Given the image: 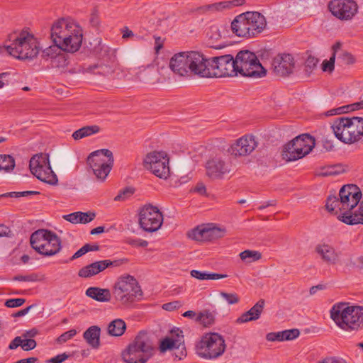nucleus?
I'll use <instances>...</instances> for the list:
<instances>
[{"mask_svg":"<svg viewBox=\"0 0 363 363\" xmlns=\"http://www.w3.org/2000/svg\"><path fill=\"white\" fill-rule=\"evenodd\" d=\"M130 244L133 245V246H136V247H147L148 245V242L147 240H145L139 239V240H132L130 242Z\"/></svg>","mask_w":363,"mask_h":363,"instance_id":"60","label":"nucleus"},{"mask_svg":"<svg viewBox=\"0 0 363 363\" xmlns=\"http://www.w3.org/2000/svg\"><path fill=\"white\" fill-rule=\"evenodd\" d=\"M210 72L211 78L237 76L235 58L231 55L211 57Z\"/></svg>","mask_w":363,"mask_h":363,"instance_id":"19","label":"nucleus"},{"mask_svg":"<svg viewBox=\"0 0 363 363\" xmlns=\"http://www.w3.org/2000/svg\"><path fill=\"white\" fill-rule=\"evenodd\" d=\"M328 8L332 14L341 20H350L357 13L358 6L353 0H332Z\"/></svg>","mask_w":363,"mask_h":363,"instance_id":"21","label":"nucleus"},{"mask_svg":"<svg viewBox=\"0 0 363 363\" xmlns=\"http://www.w3.org/2000/svg\"><path fill=\"white\" fill-rule=\"evenodd\" d=\"M169 158L164 151H152L143 160V166L156 177L167 179L170 174Z\"/></svg>","mask_w":363,"mask_h":363,"instance_id":"16","label":"nucleus"},{"mask_svg":"<svg viewBox=\"0 0 363 363\" xmlns=\"http://www.w3.org/2000/svg\"><path fill=\"white\" fill-rule=\"evenodd\" d=\"M76 334L77 330L75 329H71L60 335L57 338L56 341L58 344H63L69 340L72 339L74 336L76 335Z\"/></svg>","mask_w":363,"mask_h":363,"instance_id":"44","label":"nucleus"},{"mask_svg":"<svg viewBox=\"0 0 363 363\" xmlns=\"http://www.w3.org/2000/svg\"><path fill=\"white\" fill-rule=\"evenodd\" d=\"M257 146L255 138L245 135L235 140L228 148V152L235 157H243L252 153Z\"/></svg>","mask_w":363,"mask_h":363,"instance_id":"22","label":"nucleus"},{"mask_svg":"<svg viewBox=\"0 0 363 363\" xmlns=\"http://www.w3.org/2000/svg\"><path fill=\"white\" fill-rule=\"evenodd\" d=\"M125 328L126 325L123 320L116 319L109 323L108 332L112 336H121L124 333Z\"/></svg>","mask_w":363,"mask_h":363,"instance_id":"35","label":"nucleus"},{"mask_svg":"<svg viewBox=\"0 0 363 363\" xmlns=\"http://www.w3.org/2000/svg\"><path fill=\"white\" fill-rule=\"evenodd\" d=\"M315 140L308 134H303L286 143L282 150L283 159L287 162L303 158L313 148Z\"/></svg>","mask_w":363,"mask_h":363,"instance_id":"14","label":"nucleus"},{"mask_svg":"<svg viewBox=\"0 0 363 363\" xmlns=\"http://www.w3.org/2000/svg\"><path fill=\"white\" fill-rule=\"evenodd\" d=\"M340 47H341L340 43H336L333 46V53L332 56L330 57V60L328 61L325 60L323 62V70L324 72L328 71V72H331L332 71H333V69L335 68L334 64H335V55H336L337 50L340 49Z\"/></svg>","mask_w":363,"mask_h":363,"instance_id":"40","label":"nucleus"},{"mask_svg":"<svg viewBox=\"0 0 363 363\" xmlns=\"http://www.w3.org/2000/svg\"><path fill=\"white\" fill-rule=\"evenodd\" d=\"M42 57L46 61H50L52 68L58 69L61 72L67 71L69 65V57L63 52L60 48L51 45L43 50Z\"/></svg>","mask_w":363,"mask_h":363,"instance_id":"20","label":"nucleus"},{"mask_svg":"<svg viewBox=\"0 0 363 363\" xmlns=\"http://www.w3.org/2000/svg\"><path fill=\"white\" fill-rule=\"evenodd\" d=\"M264 303V300L260 299L249 311L242 313L236 320V323L241 324L259 319L263 311Z\"/></svg>","mask_w":363,"mask_h":363,"instance_id":"27","label":"nucleus"},{"mask_svg":"<svg viewBox=\"0 0 363 363\" xmlns=\"http://www.w3.org/2000/svg\"><path fill=\"white\" fill-rule=\"evenodd\" d=\"M31 173L39 180L55 185L57 183V177L52 171L49 160V155L39 153L33 155L29 162Z\"/></svg>","mask_w":363,"mask_h":363,"instance_id":"15","label":"nucleus"},{"mask_svg":"<svg viewBox=\"0 0 363 363\" xmlns=\"http://www.w3.org/2000/svg\"><path fill=\"white\" fill-rule=\"evenodd\" d=\"M122 38L124 39L134 36L133 31L130 30L128 27H124L122 29Z\"/></svg>","mask_w":363,"mask_h":363,"instance_id":"64","label":"nucleus"},{"mask_svg":"<svg viewBox=\"0 0 363 363\" xmlns=\"http://www.w3.org/2000/svg\"><path fill=\"white\" fill-rule=\"evenodd\" d=\"M206 174L211 180H221L232 170L227 155L221 151L210 157L206 162Z\"/></svg>","mask_w":363,"mask_h":363,"instance_id":"17","label":"nucleus"},{"mask_svg":"<svg viewBox=\"0 0 363 363\" xmlns=\"http://www.w3.org/2000/svg\"><path fill=\"white\" fill-rule=\"evenodd\" d=\"M283 339L285 340H293L298 337L300 332L298 329L285 330L282 331Z\"/></svg>","mask_w":363,"mask_h":363,"instance_id":"45","label":"nucleus"},{"mask_svg":"<svg viewBox=\"0 0 363 363\" xmlns=\"http://www.w3.org/2000/svg\"><path fill=\"white\" fill-rule=\"evenodd\" d=\"M335 136L345 144H353L363 136V118L340 117L331 125Z\"/></svg>","mask_w":363,"mask_h":363,"instance_id":"7","label":"nucleus"},{"mask_svg":"<svg viewBox=\"0 0 363 363\" xmlns=\"http://www.w3.org/2000/svg\"><path fill=\"white\" fill-rule=\"evenodd\" d=\"M33 308V306H28L27 308H24V309H22L19 311H18L17 313L13 314V317H21V316H23L25 315H26L28 311Z\"/></svg>","mask_w":363,"mask_h":363,"instance_id":"63","label":"nucleus"},{"mask_svg":"<svg viewBox=\"0 0 363 363\" xmlns=\"http://www.w3.org/2000/svg\"><path fill=\"white\" fill-rule=\"evenodd\" d=\"M38 334V331L36 329L33 328L30 330L26 331L22 335V337L24 339H33Z\"/></svg>","mask_w":363,"mask_h":363,"instance_id":"57","label":"nucleus"},{"mask_svg":"<svg viewBox=\"0 0 363 363\" xmlns=\"http://www.w3.org/2000/svg\"><path fill=\"white\" fill-rule=\"evenodd\" d=\"M226 350L224 337L217 333H209L202 336L196 345V353L201 359L214 360L221 357Z\"/></svg>","mask_w":363,"mask_h":363,"instance_id":"10","label":"nucleus"},{"mask_svg":"<svg viewBox=\"0 0 363 363\" xmlns=\"http://www.w3.org/2000/svg\"><path fill=\"white\" fill-rule=\"evenodd\" d=\"M96 217L94 212H82L77 211L69 214L63 215L62 218L67 221L73 224L83 223L86 224L92 221Z\"/></svg>","mask_w":363,"mask_h":363,"instance_id":"28","label":"nucleus"},{"mask_svg":"<svg viewBox=\"0 0 363 363\" xmlns=\"http://www.w3.org/2000/svg\"><path fill=\"white\" fill-rule=\"evenodd\" d=\"M352 216L345 217V223L347 225H353L357 224H363V201L360 203L358 207V213Z\"/></svg>","mask_w":363,"mask_h":363,"instance_id":"41","label":"nucleus"},{"mask_svg":"<svg viewBox=\"0 0 363 363\" xmlns=\"http://www.w3.org/2000/svg\"><path fill=\"white\" fill-rule=\"evenodd\" d=\"M126 262L123 259L109 260L104 259L94 262L79 270L78 275L80 277L89 278L99 274L109 267H117Z\"/></svg>","mask_w":363,"mask_h":363,"instance_id":"23","label":"nucleus"},{"mask_svg":"<svg viewBox=\"0 0 363 363\" xmlns=\"http://www.w3.org/2000/svg\"><path fill=\"white\" fill-rule=\"evenodd\" d=\"M330 318L336 325L346 332L363 329V306L347 302L334 304L330 310Z\"/></svg>","mask_w":363,"mask_h":363,"instance_id":"5","label":"nucleus"},{"mask_svg":"<svg viewBox=\"0 0 363 363\" xmlns=\"http://www.w3.org/2000/svg\"><path fill=\"white\" fill-rule=\"evenodd\" d=\"M210 65L211 58L196 50L176 53L169 61L171 70L181 77L211 78Z\"/></svg>","mask_w":363,"mask_h":363,"instance_id":"1","label":"nucleus"},{"mask_svg":"<svg viewBox=\"0 0 363 363\" xmlns=\"http://www.w3.org/2000/svg\"><path fill=\"white\" fill-rule=\"evenodd\" d=\"M196 321L208 327L214 323L215 315L208 310H204L198 313Z\"/></svg>","mask_w":363,"mask_h":363,"instance_id":"38","label":"nucleus"},{"mask_svg":"<svg viewBox=\"0 0 363 363\" xmlns=\"http://www.w3.org/2000/svg\"><path fill=\"white\" fill-rule=\"evenodd\" d=\"M349 109H350V106H342V107H339L337 108H333V109H331L330 111H328L325 113V115L326 116H331L338 115V114H341L342 113H345V112L349 111Z\"/></svg>","mask_w":363,"mask_h":363,"instance_id":"51","label":"nucleus"},{"mask_svg":"<svg viewBox=\"0 0 363 363\" xmlns=\"http://www.w3.org/2000/svg\"><path fill=\"white\" fill-rule=\"evenodd\" d=\"M194 191L201 195H204L206 193V189L203 183H199L194 189Z\"/></svg>","mask_w":363,"mask_h":363,"instance_id":"59","label":"nucleus"},{"mask_svg":"<svg viewBox=\"0 0 363 363\" xmlns=\"http://www.w3.org/2000/svg\"><path fill=\"white\" fill-rule=\"evenodd\" d=\"M315 252L323 262L328 264H335L340 260V252L331 245L319 243L315 247Z\"/></svg>","mask_w":363,"mask_h":363,"instance_id":"26","label":"nucleus"},{"mask_svg":"<svg viewBox=\"0 0 363 363\" xmlns=\"http://www.w3.org/2000/svg\"><path fill=\"white\" fill-rule=\"evenodd\" d=\"M40 194L39 191H19V192H9L6 193L5 194H3L1 196H9V197H14V198H19L21 196H28L32 195H38Z\"/></svg>","mask_w":363,"mask_h":363,"instance_id":"43","label":"nucleus"},{"mask_svg":"<svg viewBox=\"0 0 363 363\" xmlns=\"http://www.w3.org/2000/svg\"><path fill=\"white\" fill-rule=\"evenodd\" d=\"M274 72L279 76L285 77L291 74L295 67L294 59L290 54L279 55L272 62Z\"/></svg>","mask_w":363,"mask_h":363,"instance_id":"25","label":"nucleus"},{"mask_svg":"<svg viewBox=\"0 0 363 363\" xmlns=\"http://www.w3.org/2000/svg\"><path fill=\"white\" fill-rule=\"evenodd\" d=\"M22 337H20V336H17L11 342V343L9 344V349L10 350H15L18 347L21 346V344L23 343L22 342Z\"/></svg>","mask_w":363,"mask_h":363,"instance_id":"55","label":"nucleus"},{"mask_svg":"<svg viewBox=\"0 0 363 363\" xmlns=\"http://www.w3.org/2000/svg\"><path fill=\"white\" fill-rule=\"evenodd\" d=\"M30 242L36 252L48 257L56 255L62 248L61 240L57 235L45 229L32 233Z\"/></svg>","mask_w":363,"mask_h":363,"instance_id":"11","label":"nucleus"},{"mask_svg":"<svg viewBox=\"0 0 363 363\" xmlns=\"http://www.w3.org/2000/svg\"><path fill=\"white\" fill-rule=\"evenodd\" d=\"M86 295L99 302H108L111 298V293L109 289L99 287L88 288Z\"/></svg>","mask_w":363,"mask_h":363,"instance_id":"30","label":"nucleus"},{"mask_svg":"<svg viewBox=\"0 0 363 363\" xmlns=\"http://www.w3.org/2000/svg\"><path fill=\"white\" fill-rule=\"evenodd\" d=\"M179 340H172L170 337H165L160 341L159 350L161 353H164L167 350L173 349H179L182 345V337Z\"/></svg>","mask_w":363,"mask_h":363,"instance_id":"34","label":"nucleus"},{"mask_svg":"<svg viewBox=\"0 0 363 363\" xmlns=\"http://www.w3.org/2000/svg\"><path fill=\"white\" fill-rule=\"evenodd\" d=\"M11 233L10 229L4 225H0V238L8 237Z\"/></svg>","mask_w":363,"mask_h":363,"instance_id":"61","label":"nucleus"},{"mask_svg":"<svg viewBox=\"0 0 363 363\" xmlns=\"http://www.w3.org/2000/svg\"><path fill=\"white\" fill-rule=\"evenodd\" d=\"M240 259L247 264L258 261L262 258V254L259 251L246 250L239 255Z\"/></svg>","mask_w":363,"mask_h":363,"instance_id":"39","label":"nucleus"},{"mask_svg":"<svg viewBox=\"0 0 363 363\" xmlns=\"http://www.w3.org/2000/svg\"><path fill=\"white\" fill-rule=\"evenodd\" d=\"M164 40L160 37L155 36V50L158 52L163 47Z\"/></svg>","mask_w":363,"mask_h":363,"instance_id":"58","label":"nucleus"},{"mask_svg":"<svg viewBox=\"0 0 363 363\" xmlns=\"http://www.w3.org/2000/svg\"><path fill=\"white\" fill-rule=\"evenodd\" d=\"M25 301L24 298H11L5 302V306L8 308H16L22 306Z\"/></svg>","mask_w":363,"mask_h":363,"instance_id":"48","label":"nucleus"},{"mask_svg":"<svg viewBox=\"0 0 363 363\" xmlns=\"http://www.w3.org/2000/svg\"><path fill=\"white\" fill-rule=\"evenodd\" d=\"M267 26L265 17L257 11H247L235 17L231 22L232 32L238 37L255 38Z\"/></svg>","mask_w":363,"mask_h":363,"instance_id":"6","label":"nucleus"},{"mask_svg":"<svg viewBox=\"0 0 363 363\" xmlns=\"http://www.w3.org/2000/svg\"><path fill=\"white\" fill-rule=\"evenodd\" d=\"M139 225L146 232L158 230L163 223V215L157 207L145 205L139 212Z\"/></svg>","mask_w":363,"mask_h":363,"instance_id":"18","label":"nucleus"},{"mask_svg":"<svg viewBox=\"0 0 363 363\" xmlns=\"http://www.w3.org/2000/svg\"><path fill=\"white\" fill-rule=\"evenodd\" d=\"M171 333H172V337H170L172 340H179L180 339L179 337H182V345L181 346L180 348H182V350L183 349H185V347H184V335H183V331L182 330H180L179 328H174L171 330Z\"/></svg>","mask_w":363,"mask_h":363,"instance_id":"49","label":"nucleus"},{"mask_svg":"<svg viewBox=\"0 0 363 363\" xmlns=\"http://www.w3.org/2000/svg\"><path fill=\"white\" fill-rule=\"evenodd\" d=\"M177 306H178L177 302H170V303H167L163 304L162 308L166 311H172L174 308H176L177 307Z\"/></svg>","mask_w":363,"mask_h":363,"instance_id":"62","label":"nucleus"},{"mask_svg":"<svg viewBox=\"0 0 363 363\" xmlns=\"http://www.w3.org/2000/svg\"><path fill=\"white\" fill-rule=\"evenodd\" d=\"M4 45L6 52L18 60H33L40 52L38 39L28 29L15 30L9 34Z\"/></svg>","mask_w":363,"mask_h":363,"instance_id":"4","label":"nucleus"},{"mask_svg":"<svg viewBox=\"0 0 363 363\" xmlns=\"http://www.w3.org/2000/svg\"><path fill=\"white\" fill-rule=\"evenodd\" d=\"M134 193V191L132 188H125L122 191H121L116 197V201H121L124 200L127 197L130 196Z\"/></svg>","mask_w":363,"mask_h":363,"instance_id":"53","label":"nucleus"},{"mask_svg":"<svg viewBox=\"0 0 363 363\" xmlns=\"http://www.w3.org/2000/svg\"><path fill=\"white\" fill-rule=\"evenodd\" d=\"M14 280L21 281H36L38 280V275L31 274L27 276H17L14 277Z\"/></svg>","mask_w":363,"mask_h":363,"instance_id":"54","label":"nucleus"},{"mask_svg":"<svg viewBox=\"0 0 363 363\" xmlns=\"http://www.w3.org/2000/svg\"><path fill=\"white\" fill-rule=\"evenodd\" d=\"M95 50L99 54V57L104 59L105 61H115L116 56L114 51L108 45L99 43V46L95 48Z\"/></svg>","mask_w":363,"mask_h":363,"instance_id":"36","label":"nucleus"},{"mask_svg":"<svg viewBox=\"0 0 363 363\" xmlns=\"http://www.w3.org/2000/svg\"><path fill=\"white\" fill-rule=\"evenodd\" d=\"M106 62V64L98 62L97 64H95L92 66H89L88 68H86V71L93 72L95 74H108L113 71L114 61L110 62L107 60Z\"/></svg>","mask_w":363,"mask_h":363,"instance_id":"31","label":"nucleus"},{"mask_svg":"<svg viewBox=\"0 0 363 363\" xmlns=\"http://www.w3.org/2000/svg\"><path fill=\"white\" fill-rule=\"evenodd\" d=\"M220 296L230 305L235 304L239 302L240 298L235 293H226L221 291Z\"/></svg>","mask_w":363,"mask_h":363,"instance_id":"42","label":"nucleus"},{"mask_svg":"<svg viewBox=\"0 0 363 363\" xmlns=\"http://www.w3.org/2000/svg\"><path fill=\"white\" fill-rule=\"evenodd\" d=\"M155 352L151 341L145 333H140L121 354L125 363H146Z\"/></svg>","mask_w":363,"mask_h":363,"instance_id":"9","label":"nucleus"},{"mask_svg":"<svg viewBox=\"0 0 363 363\" xmlns=\"http://www.w3.org/2000/svg\"><path fill=\"white\" fill-rule=\"evenodd\" d=\"M15 165V159L11 155L0 154V172L4 170L6 173L11 172Z\"/></svg>","mask_w":363,"mask_h":363,"instance_id":"37","label":"nucleus"},{"mask_svg":"<svg viewBox=\"0 0 363 363\" xmlns=\"http://www.w3.org/2000/svg\"><path fill=\"white\" fill-rule=\"evenodd\" d=\"M21 348L24 351H29L33 350L36 347V342L33 339H23Z\"/></svg>","mask_w":363,"mask_h":363,"instance_id":"47","label":"nucleus"},{"mask_svg":"<svg viewBox=\"0 0 363 363\" xmlns=\"http://www.w3.org/2000/svg\"><path fill=\"white\" fill-rule=\"evenodd\" d=\"M340 57L342 60V61L347 65H353L356 62L354 56L348 52H343L340 55Z\"/></svg>","mask_w":363,"mask_h":363,"instance_id":"52","label":"nucleus"},{"mask_svg":"<svg viewBox=\"0 0 363 363\" xmlns=\"http://www.w3.org/2000/svg\"><path fill=\"white\" fill-rule=\"evenodd\" d=\"M266 339L270 342L284 341L282 331L276 332V333H269L267 334Z\"/></svg>","mask_w":363,"mask_h":363,"instance_id":"50","label":"nucleus"},{"mask_svg":"<svg viewBox=\"0 0 363 363\" xmlns=\"http://www.w3.org/2000/svg\"><path fill=\"white\" fill-rule=\"evenodd\" d=\"M190 274L192 277L198 280H217L223 279L228 277L227 274L211 273L206 271H199L193 269L190 272Z\"/></svg>","mask_w":363,"mask_h":363,"instance_id":"32","label":"nucleus"},{"mask_svg":"<svg viewBox=\"0 0 363 363\" xmlns=\"http://www.w3.org/2000/svg\"><path fill=\"white\" fill-rule=\"evenodd\" d=\"M68 355H67L65 353L58 354L55 356V357L50 359L49 360L51 363H62L63 361H65L66 359H67Z\"/></svg>","mask_w":363,"mask_h":363,"instance_id":"56","label":"nucleus"},{"mask_svg":"<svg viewBox=\"0 0 363 363\" xmlns=\"http://www.w3.org/2000/svg\"><path fill=\"white\" fill-rule=\"evenodd\" d=\"M100 328L93 325L84 331L83 337L89 346L94 349H98L100 346Z\"/></svg>","mask_w":363,"mask_h":363,"instance_id":"29","label":"nucleus"},{"mask_svg":"<svg viewBox=\"0 0 363 363\" xmlns=\"http://www.w3.org/2000/svg\"><path fill=\"white\" fill-rule=\"evenodd\" d=\"M100 131V128L96 125H86L79 128L72 133V138L75 140H79L86 137L91 136L94 134L98 133Z\"/></svg>","mask_w":363,"mask_h":363,"instance_id":"33","label":"nucleus"},{"mask_svg":"<svg viewBox=\"0 0 363 363\" xmlns=\"http://www.w3.org/2000/svg\"><path fill=\"white\" fill-rule=\"evenodd\" d=\"M50 35L55 46L64 52L74 53L82 46L83 30L75 21L62 18L53 23Z\"/></svg>","mask_w":363,"mask_h":363,"instance_id":"2","label":"nucleus"},{"mask_svg":"<svg viewBox=\"0 0 363 363\" xmlns=\"http://www.w3.org/2000/svg\"><path fill=\"white\" fill-rule=\"evenodd\" d=\"M86 162L96 179L104 181L113 166V155L108 149L98 150L90 153Z\"/></svg>","mask_w":363,"mask_h":363,"instance_id":"13","label":"nucleus"},{"mask_svg":"<svg viewBox=\"0 0 363 363\" xmlns=\"http://www.w3.org/2000/svg\"><path fill=\"white\" fill-rule=\"evenodd\" d=\"M362 197L360 189L355 184H347L340 189L338 197L329 196L325 207L330 212L340 213L339 219L345 223V217L354 216L358 213V208L354 210ZM354 217H352V219Z\"/></svg>","mask_w":363,"mask_h":363,"instance_id":"3","label":"nucleus"},{"mask_svg":"<svg viewBox=\"0 0 363 363\" xmlns=\"http://www.w3.org/2000/svg\"><path fill=\"white\" fill-rule=\"evenodd\" d=\"M113 295L120 304L129 306L141 298L143 291L136 279L125 274L119 277L114 284Z\"/></svg>","mask_w":363,"mask_h":363,"instance_id":"8","label":"nucleus"},{"mask_svg":"<svg viewBox=\"0 0 363 363\" xmlns=\"http://www.w3.org/2000/svg\"><path fill=\"white\" fill-rule=\"evenodd\" d=\"M238 74L244 77L261 78L267 74L256 55L249 50H241L235 57Z\"/></svg>","mask_w":363,"mask_h":363,"instance_id":"12","label":"nucleus"},{"mask_svg":"<svg viewBox=\"0 0 363 363\" xmlns=\"http://www.w3.org/2000/svg\"><path fill=\"white\" fill-rule=\"evenodd\" d=\"M225 230L217 227L199 226L188 233L192 240L203 242L211 241L224 236Z\"/></svg>","mask_w":363,"mask_h":363,"instance_id":"24","label":"nucleus"},{"mask_svg":"<svg viewBox=\"0 0 363 363\" xmlns=\"http://www.w3.org/2000/svg\"><path fill=\"white\" fill-rule=\"evenodd\" d=\"M318 62V60L313 56H308L305 62V69L306 72H311L315 69Z\"/></svg>","mask_w":363,"mask_h":363,"instance_id":"46","label":"nucleus"}]
</instances>
